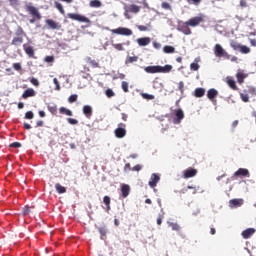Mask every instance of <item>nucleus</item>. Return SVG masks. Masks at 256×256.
<instances>
[{"instance_id":"nucleus-1","label":"nucleus","mask_w":256,"mask_h":256,"mask_svg":"<svg viewBox=\"0 0 256 256\" xmlns=\"http://www.w3.org/2000/svg\"><path fill=\"white\" fill-rule=\"evenodd\" d=\"M146 73L155 74V73H171L173 71V66L166 64L165 66H147L144 68Z\"/></svg>"},{"instance_id":"nucleus-2","label":"nucleus","mask_w":256,"mask_h":256,"mask_svg":"<svg viewBox=\"0 0 256 256\" xmlns=\"http://www.w3.org/2000/svg\"><path fill=\"white\" fill-rule=\"evenodd\" d=\"M26 11L29 15L32 16V19L29 20V23L33 24L35 21H41L42 16L39 9L31 4L26 5Z\"/></svg>"},{"instance_id":"nucleus-3","label":"nucleus","mask_w":256,"mask_h":256,"mask_svg":"<svg viewBox=\"0 0 256 256\" xmlns=\"http://www.w3.org/2000/svg\"><path fill=\"white\" fill-rule=\"evenodd\" d=\"M214 55L215 57L218 58H223V59H231V54H228L227 51H225V49H223V46H221V44H216L214 46Z\"/></svg>"},{"instance_id":"nucleus-4","label":"nucleus","mask_w":256,"mask_h":256,"mask_svg":"<svg viewBox=\"0 0 256 256\" xmlns=\"http://www.w3.org/2000/svg\"><path fill=\"white\" fill-rule=\"evenodd\" d=\"M251 177L249 169L239 168L231 178H228V181H235L237 178Z\"/></svg>"},{"instance_id":"nucleus-5","label":"nucleus","mask_w":256,"mask_h":256,"mask_svg":"<svg viewBox=\"0 0 256 256\" xmlns=\"http://www.w3.org/2000/svg\"><path fill=\"white\" fill-rule=\"evenodd\" d=\"M110 31L114 35H124L125 37H131V35H133V31L131 29L125 28V27H119L116 29H112Z\"/></svg>"},{"instance_id":"nucleus-6","label":"nucleus","mask_w":256,"mask_h":256,"mask_svg":"<svg viewBox=\"0 0 256 256\" xmlns=\"http://www.w3.org/2000/svg\"><path fill=\"white\" fill-rule=\"evenodd\" d=\"M125 127H127L125 123L118 124V128H116L114 131L115 137H117V139H123V137L127 135V130L125 129Z\"/></svg>"},{"instance_id":"nucleus-7","label":"nucleus","mask_w":256,"mask_h":256,"mask_svg":"<svg viewBox=\"0 0 256 256\" xmlns=\"http://www.w3.org/2000/svg\"><path fill=\"white\" fill-rule=\"evenodd\" d=\"M68 19H72V21H79L80 23H91V20L89 18L75 13H68L67 14Z\"/></svg>"},{"instance_id":"nucleus-8","label":"nucleus","mask_w":256,"mask_h":256,"mask_svg":"<svg viewBox=\"0 0 256 256\" xmlns=\"http://www.w3.org/2000/svg\"><path fill=\"white\" fill-rule=\"evenodd\" d=\"M185 119V113L183 112L182 109H178L175 111V118L173 119V124L174 125H179L181 121Z\"/></svg>"},{"instance_id":"nucleus-9","label":"nucleus","mask_w":256,"mask_h":256,"mask_svg":"<svg viewBox=\"0 0 256 256\" xmlns=\"http://www.w3.org/2000/svg\"><path fill=\"white\" fill-rule=\"evenodd\" d=\"M200 23H203V17L202 16H195L188 21H186V25H189L190 27H197Z\"/></svg>"},{"instance_id":"nucleus-10","label":"nucleus","mask_w":256,"mask_h":256,"mask_svg":"<svg viewBox=\"0 0 256 256\" xmlns=\"http://www.w3.org/2000/svg\"><path fill=\"white\" fill-rule=\"evenodd\" d=\"M46 25L48 26V29H53V30H58V31H60V29L62 27L59 22H56L53 19H47Z\"/></svg>"},{"instance_id":"nucleus-11","label":"nucleus","mask_w":256,"mask_h":256,"mask_svg":"<svg viewBox=\"0 0 256 256\" xmlns=\"http://www.w3.org/2000/svg\"><path fill=\"white\" fill-rule=\"evenodd\" d=\"M125 13H139L141 11V7L136 4H130L124 6Z\"/></svg>"},{"instance_id":"nucleus-12","label":"nucleus","mask_w":256,"mask_h":256,"mask_svg":"<svg viewBox=\"0 0 256 256\" xmlns=\"http://www.w3.org/2000/svg\"><path fill=\"white\" fill-rule=\"evenodd\" d=\"M159 181H161V177H159V175L153 173L150 177V181L148 182L149 187H151L152 189L157 187V183H159Z\"/></svg>"},{"instance_id":"nucleus-13","label":"nucleus","mask_w":256,"mask_h":256,"mask_svg":"<svg viewBox=\"0 0 256 256\" xmlns=\"http://www.w3.org/2000/svg\"><path fill=\"white\" fill-rule=\"evenodd\" d=\"M197 175V169L195 168H188L183 171L184 179H191V177H195Z\"/></svg>"},{"instance_id":"nucleus-14","label":"nucleus","mask_w":256,"mask_h":256,"mask_svg":"<svg viewBox=\"0 0 256 256\" xmlns=\"http://www.w3.org/2000/svg\"><path fill=\"white\" fill-rule=\"evenodd\" d=\"M243 203H244L243 199H231L229 201V207L231 209H237V207H241Z\"/></svg>"},{"instance_id":"nucleus-15","label":"nucleus","mask_w":256,"mask_h":256,"mask_svg":"<svg viewBox=\"0 0 256 256\" xmlns=\"http://www.w3.org/2000/svg\"><path fill=\"white\" fill-rule=\"evenodd\" d=\"M23 49H24L26 55H28V57H30L31 59L35 58V50L33 49L32 46L23 44Z\"/></svg>"},{"instance_id":"nucleus-16","label":"nucleus","mask_w":256,"mask_h":256,"mask_svg":"<svg viewBox=\"0 0 256 256\" xmlns=\"http://www.w3.org/2000/svg\"><path fill=\"white\" fill-rule=\"evenodd\" d=\"M243 239H250L252 235H255V228H247L241 233Z\"/></svg>"},{"instance_id":"nucleus-17","label":"nucleus","mask_w":256,"mask_h":256,"mask_svg":"<svg viewBox=\"0 0 256 256\" xmlns=\"http://www.w3.org/2000/svg\"><path fill=\"white\" fill-rule=\"evenodd\" d=\"M121 193L123 199H126V197H129V193H131V187L128 184H122Z\"/></svg>"},{"instance_id":"nucleus-18","label":"nucleus","mask_w":256,"mask_h":256,"mask_svg":"<svg viewBox=\"0 0 256 256\" xmlns=\"http://www.w3.org/2000/svg\"><path fill=\"white\" fill-rule=\"evenodd\" d=\"M189 24H187V22H185L184 24L180 25L178 27V30L181 31V33H183L184 35H191V28H189Z\"/></svg>"},{"instance_id":"nucleus-19","label":"nucleus","mask_w":256,"mask_h":256,"mask_svg":"<svg viewBox=\"0 0 256 256\" xmlns=\"http://www.w3.org/2000/svg\"><path fill=\"white\" fill-rule=\"evenodd\" d=\"M137 43L140 47H147V45L151 43V38L149 37L138 38Z\"/></svg>"},{"instance_id":"nucleus-20","label":"nucleus","mask_w":256,"mask_h":256,"mask_svg":"<svg viewBox=\"0 0 256 256\" xmlns=\"http://www.w3.org/2000/svg\"><path fill=\"white\" fill-rule=\"evenodd\" d=\"M29 97H35V90L33 88H28L22 94V99H29Z\"/></svg>"},{"instance_id":"nucleus-21","label":"nucleus","mask_w":256,"mask_h":256,"mask_svg":"<svg viewBox=\"0 0 256 256\" xmlns=\"http://www.w3.org/2000/svg\"><path fill=\"white\" fill-rule=\"evenodd\" d=\"M83 114L87 119H91V115H93V108L89 105L83 106Z\"/></svg>"},{"instance_id":"nucleus-22","label":"nucleus","mask_w":256,"mask_h":256,"mask_svg":"<svg viewBox=\"0 0 256 256\" xmlns=\"http://www.w3.org/2000/svg\"><path fill=\"white\" fill-rule=\"evenodd\" d=\"M217 95H219V92L215 88H211L207 92V97L210 99V101H213Z\"/></svg>"},{"instance_id":"nucleus-23","label":"nucleus","mask_w":256,"mask_h":256,"mask_svg":"<svg viewBox=\"0 0 256 256\" xmlns=\"http://www.w3.org/2000/svg\"><path fill=\"white\" fill-rule=\"evenodd\" d=\"M103 203L106 205V213H109L111 211V197L109 196H104L103 197Z\"/></svg>"},{"instance_id":"nucleus-24","label":"nucleus","mask_w":256,"mask_h":256,"mask_svg":"<svg viewBox=\"0 0 256 256\" xmlns=\"http://www.w3.org/2000/svg\"><path fill=\"white\" fill-rule=\"evenodd\" d=\"M12 45L15 47H20V45H23V36H16L12 39Z\"/></svg>"},{"instance_id":"nucleus-25","label":"nucleus","mask_w":256,"mask_h":256,"mask_svg":"<svg viewBox=\"0 0 256 256\" xmlns=\"http://www.w3.org/2000/svg\"><path fill=\"white\" fill-rule=\"evenodd\" d=\"M188 189H192V195H197V192L199 191V186H187V188H184L180 191V193L185 194Z\"/></svg>"},{"instance_id":"nucleus-26","label":"nucleus","mask_w":256,"mask_h":256,"mask_svg":"<svg viewBox=\"0 0 256 256\" xmlns=\"http://www.w3.org/2000/svg\"><path fill=\"white\" fill-rule=\"evenodd\" d=\"M226 82L230 89H233V91H237V83H235V80H233V78L227 77Z\"/></svg>"},{"instance_id":"nucleus-27","label":"nucleus","mask_w":256,"mask_h":256,"mask_svg":"<svg viewBox=\"0 0 256 256\" xmlns=\"http://www.w3.org/2000/svg\"><path fill=\"white\" fill-rule=\"evenodd\" d=\"M138 61V56H127L125 60V65H131V63H137Z\"/></svg>"},{"instance_id":"nucleus-28","label":"nucleus","mask_w":256,"mask_h":256,"mask_svg":"<svg viewBox=\"0 0 256 256\" xmlns=\"http://www.w3.org/2000/svg\"><path fill=\"white\" fill-rule=\"evenodd\" d=\"M55 189L60 195H63V193H67V188H65V186H62L60 183L55 184Z\"/></svg>"},{"instance_id":"nucleus-29","label":"nucleus","mask_w":256,"mask_h":256,"mask_svg":"<svg viewBox=\"0 0 256 256\" xmlns=\"http://www.w3.org/2000/svg\"><path fill=\"white\" fill-rule=\"evenodd\" d=\"M59 113L61 115H67L68 117H73V112L65 107H60Z\"/></svg>"},{"instance_id":"nucleus-30","label":"nucleus","mask_w":256,"mask_h":256,"mask_svg":"<svg viewBox=\"0 0 256 256\" xmlns=\"http://www.w3.org/2000/svg\"><path fill=\"white\" fill-rule=\"evenodd\" d=\"M194 95L195 97H203V95H205V88H196Z\"/></svg>"},{"instance_id":"nucleus-31","label":"nucleus","mask_w":256,"mask_h":256,"mask_svg":"<svg viewBox=\"0 0 256 256\" xmlns=\"http://www.w3.org/2000/svg\"><path fill=\"white\" fill-rule=\"evenodd\" d=\"M101 5H102L101 1H99V0H91L89 3V6L95 8V9H99V7H101Z\"/></svg>"},{"instance_id":"nucleus-32","label":"nucleus","mask_w":256,"mask_h":256,"mask_svg":"<svg viewBox=\"0 0 256 256\" xmlns=\"http://www.w3.org/2000/svg\"><path fill=\"white\" fill-rule=\"evenodd\" d=\"M239 51L243 55H247V54L251 53V48H249L248 46H245V45H241Z\"/></svg>"},{"instance_id":"nucleus-33","label":"nucleus","mask_w":256,"mask_h":256,"mask_svg":"<svg viewBox=\"0 0 256 256\" xmlns=\"http://www.w3.org/2000/svg\"><path fill=\"white\" fill-rule=\"evenodd\" d=\"M54 5L56 9L59 11V13H61V15H65V9L63 8V4L55 2Z\"/></svg>"},{"instance_id":"nucleus-34","label":"nucleus","mask_w":256,"mask_h":256,"mask_svg":"<svg viewBox=\"0 0 256 256\" xmlns=\"http://www.w3.org/2000/svg\"><path fill=\"white\" fill-rule=\"evenodd\" d=\"M245 77H247L245 74L239 72L236 75L237 78V82L241 85V83H243L245 81Z\"/></svg>"},{"instance_id":"nucleus-35","label":"nucleus","mask_w":256,"mask_h":256,"mask_svg":"<svg viewBox=\"0 0 256 256\" xmlns=\"http://www.w3.org/2000/svg\"><path fill=\"white\" fill-rule=\"evenodd\" d=\"M16 37H25V31L23 30V28L21 26H19L15 32Z\"/></svg>"},{"instance_id":"nucleus-36","label":"nucleus","mask_w":256,"mask_h":256,"mask_svg":"<svg viewBox=\"0 0 256 256\" xmlns=\"http://www.w3.org/2000/svg\"><path fill=\"white\" fill-rule=\"evenodd\" d=\"M48 111H50L52 115H57V105L56 104L48 105Z\"/></svg>"},{"instance_id":"nucleus-37","label":"nucleus","mask_w":256,"mask_h":256,"mask_svg":"<svg viewBox=\"0 0 256 256\" xmlns=\"http://www.w3.org/2000/svg\"><path fill=\"white\" fill-rule=\"evenodd\" d=\"M230 47H231L232 49H234V51H240V49H241V44H239L238 42L232 41V42L230 43Z\"/></svg>"},{"instance_id":"nucleus-38","label":"nucleus","mask_w":256,"mask_h":256,"mask_svg":"<svg viewBox=\"0 0 256 256\" xmlns=\"http://www.w3.org/2000/svg\"><path fill=\"white\" fill-rule=\"evenodd\" d=\"M164 53H175V47L166 45L163 47Z\"/></svg>"},{"instance_id":"nucleus-39","label":"nucleus","mask_w":256,"mask_h":256,"mask_svg":"<svg viewBox=\"0 0 256 256\" xmlns=\"http://www.w3.org/2000/svg\"><path fill=\"white\" fill-rule=\"evenodd\" d=\"M112 47L114 49H116V51H124L125 50V47L123 46L122 43L112 44Z\"/></svg>"},{"instance_id":"nucleus-40","label":"nucleus","mask_w":256,"mask_h":256,"mask_svg":"<svg viewBox=\"0 0 256 256\" xmlns=\"http://www.w3.org/2000/svg\"><path fill=\"white\" fill-rule=\"evenodd\" d=\"M105 95L108 97V99H111V97H115V92L111 88H108L105 91Z\"/></svg>"},{"instance_id":"nucleus-41","label":"nucleus","mask_w":256,"mask_h":256,"mask_svg":"<svg viewBox=\"0 0 256 256\" xmlns=\"http://www.w3.org/2000/svg\"><path fill=\"white\" fill-rule=\"evenodd\" d=\"M121 87L124 93H129V83L127 81H123Z\"/></svg>"},{"instance_id":"nucleus-42","label":"nucleus","mask_w":256,"mask_h":256,"mask_svg":"<svg viewBox=\"0 0 256 256\" xmlns=\"http://www.w3.org/2000/svg\"><path fill=\"white\" fill-rule=\"evenodd\" d=\"M178 90L180 91L181 95H183V93H185V82L180 81L178 83Z\"/></svg>"},{"instance_id":"nucleus-43","label":"nucleus","mask_w":256,"mask_h":256,"mask_svg":"<svg viewBox=\"0 0 256 256\" xmlns=\"http://www.w3.org/2000/svg\"><path fill=\"white\" fill-rule=\"evenodd\" d=\"M141 95L143 99H147L148 101H152L153 99H155V96L153 94L142 93Z\"/></svg>"},{"instance_id":"nucleus-44","label":"nucleus","mask_w":256,"mask_h":256,"mask_svg":"<svg viewBox=\"0 0 256 256\" xmlns=\"http://www.w3.org/2000/svg\"><path fill=\"white\" fill-rule=\"evenodd\" d=\"M161 7L167 11H172L171 4H169V2H162Z\"/></svg>"},{"instance_id":"nucleus-45","label":"nucleus","mask_w":256,"mask_h":256,"mask_svg":"<svg viewBox=\"0 0 256 256\" xmlns=\"http://www.w3.org/2000/svg\"><path fill=\"white\" fill-rule=\"evenodd\" d=\"M191 71H199V63L193 62L190 64Z\"/></svg>"},{"instance_id":"nucleus-46","label":"nucleus","mask_w":256,"mask_h":256,"mask_svg":"<svg viewBox=\"0 0 256 256\" xmlns=\"http://www.w3.org/2000/svg\"><path fill=\"white\" fill-rule=\"evenodd\" d=\"M78 98H79V96H78L77 94H72V95L68 98V102H69V103H75Z\"/></svg>"},{"instance_id":"nucleus-47","label":"nucleus","mask_w":256,"mask_h":256,"mask_svg":"<svg viewBox=\"0 0 256 256\" xmlns=\"http://www.w3.org/2000/svg\"><path fill=\"white\" fill-rule=\"evenodd\" d=\"M240 97L244 103H249V94H240Z\"/></svg>"},{"instance_id":"nucleus-48","label":"nucleus","mask_w":256,"mask_h":256,"mask_svg":"<svg viewBox=\"0 0 256 256\" xmlns=\"http://www.w3.org/2000/svg\"><path fill=\"white\" fill-rule=\"evenodd\" d=\"M170 227H172V231H180L181 230V226H179V224H177V223H171Z\"/></svg>"},{"instance_id":"nucleus-49","label":"nucleus","mask_w":256,"mask_h":256,"mask_svg":"<svg viewBox=\"0 0 256 256\" xmlns=\"http://www.w3.org/2000/svg\"><path fill=\"white\" fill-rule=\"evenodd\" d=\"M54 85H56V91H61V85L59 84V80L57 78L53 79Z\"/></svg>"},{"instance_id":"nucleus-50","label":"nucleus","mask_w":256,"mask_h":256,"mask_svg":"<svg viewBox=\"0 0 256 256\" xmlns=\"http://www.w3.org/2000/svg\"><path fill=\"white\" fill-rule=\"evenodd\" d=\"M67 122L70 123V125H77L79 123L75 118H67Z\"/></svg>"},{"instance_id":"nucleus-51","label":"nucleus","mask_w":256,"mask_h":256,"mask_svg":"<svg viewBox=\"0 0 256 256\" xmlns=\"http://www.w3.org/2000/svg\"><path fill=\"white\" fill-rule=\"evenodd\" d=\"M35 117V114H33V111H28L25 113V119H33Z\"/></svg>"},{"instance_id":"nucleus-52","label":"nucleus","mask_w":256,"mask_h":256,"mask_svg":"<svg viewBox=\"0 0 256 256\" xmlns=\"http://www.w3.org/2000/svg\"><path fill=\"white\" fill-rule=\"evenodd\" d=\"M189 5H200L201 0H186Z\"/></svg>"},{"instance_id":"nucleus-53","label":"nucleus","mask_w":256,"mask_h":256,"mask_svg":"<svg viewBox=\"0 0 256 256\" xmlns=\"http://www.w3.org/2000/svg\"><path fill=\"white\" fill-rule=\"evenodd\" d=\"M133 168H131L130 163H126L124 166V173H129V171H132Z\"/></svg>"},{"instance_id":"nucleus-54","label":"nucleus","mask_w":256,"mask_h":256,"mask_svg":"<svg viewBox=\"0 0 256 256\" xmlns=\"http://www.w3.org/2000/svg\"><path fill=\"white\" fill-rule=\"evenodd\" d=\"M44 61L46 63H53V61H55V57L54 56H46Z\"/></svg>"},{"instance_id":"nucleus-55","label":"nucleus","mask_w":256,"mask_h":256,"mask_svg":"<svg viewBox=\"0 0 256 256\" xmlns=\"http://www.w3.org/2000/svg\"><path fill=\"white\" fill-rule=\"evenodd\" d=\"M30 83H32L34 87H39V80H37V78L30 79Z\"/></svg>"},{"instance_id":"nucleus-56","label":"nucleus","mask_w":256,"mask_h":256,"mask_svg":"<svg viewBox=\"0 0 256 256\" xmlns=\"http://www.w3.org/2000/svg\"><path fill=\"white\" fill-rule=\"evenodd\" d=\"M13 69H15V71H21V69H22L21 63H14Z\"/></svg>"},{"instance_id":"nucleus-57","label":"nucleus","mask_w":256,"mask_h":256,"mask_svg":"<svg viewBox=\"0 0 256 256\" xmlns=\"http://www.w3.org/2000/svg\"><path fill=\"white\" fill-rule=\"evenodd\" d=\"M141 169H143V166L141 164H137L132 167V171H141Z\"/></svg>"},{"instance_id":"nucleus-58","label":"nucleus","mask_w":256,"mask_h":256,"mask_svg":"<svg viewBox=\"0 0 256 256\" xmlns=\"http://www.w3.org/2000/svg\"><path fill=\"white\" fill-rule=\"evenodd\" d=\"M10 147H12L14 149H19V147H21V143L13 142L12 144H10Z\"/></svg>"},{"instance_id":"nucleus-59","label":"nucleus","mask_w":256,"mask_h":256,"mask_svg":"<svg viewBox=\"0 0 256 256\" xmlns=\"http://www.w3.org/2000/svg\"><path fill=\"white\" fill-rule=\"evenodd\" d=\"M29 213H31V209L29 208V206H25L23 208V214L24 215H29Z\"/></svg>"},{"instance_id":"nucleus-60","label":"nucleus","mask_w":256,"mask_h":256,"mask_svg":"<svg viewBox=\"0 0 256 256\" xmlns=\"http://www.w3.org/2000/svg\"><path fill=\"white\" fill-rule=\"evenodd\" d=\"M99 233H100V235L105 237V235H107V229L106 228H99Z\"/></svg>"},{"instance_id":"nucleus-61","label":"nucleus","mask_w":256,"mask_h":256,"mask_svg":"<svg viewBox=\"0 0 256 256\" xmlns=\"http://www.w3.org/2000/svg\"><path fill=\"white\" fill-rule=\"evenodd\" d=\"M163 223V214H160L157 218V225H161Z\"/></svg>"},{"instance_id":"nucleus-62","label":"nucleus","mask_w":256,"mask_h":256,"mask_svg":"<svg viewBox=\"0 0 256 256\" xmlns=\"http://www.w3.org/2000/svg\"><path fill=\"white\" fill-rule=\"evenodd\" d=\"M138 29H139V31H148L149 28H147V26H145V25H139Z\"/></svg>"},{"instance_id":"nucleus-63","label":"nucleus","mask_w":256,"mask_h":256,"mask_svg":"<svg viewBox=\"0 0 256 256\" xmlns=\"http://www.w3.org/2000/svg\"><path fill=\"white\" fill-rule=\"evenodd\" d=\"M240 7H247V0H240Z\"/></svg>"},{"instance_id":"nucleus-64","label":"nucleus","mask_w":256,"mask_h":256,"mask_svg":"<svg viewBox=\"0 0 256 256\" xmlns=\"http://www.w3.org/2000/svg\"><path fill=\"white\" fill-rule=\"evenodd\" d=\"M153 47H154L155 49H159V48L161 47V43H159V42H153Z\"/></svg>"}]
</instances>
